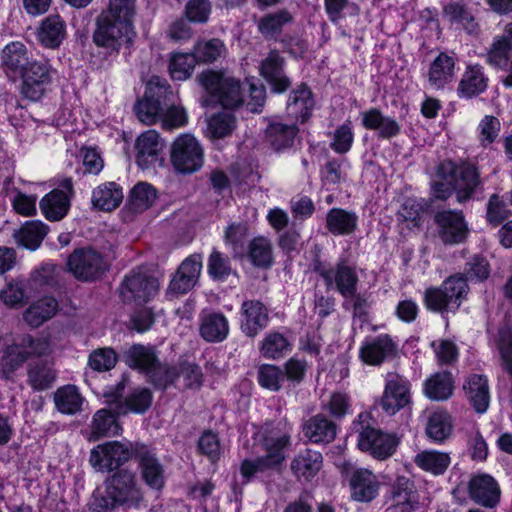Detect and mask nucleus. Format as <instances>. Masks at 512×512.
Segmentation results:
<instances>
[{"instance_id":"1","label":"nucleus","mask_w":512,"mask_h":512,"mask_svg":"<svg viewBox=\"0 0 512 512\" xmlns=\"http://www.w3.org/2000/svg\"><path fill=\"white\" fill-rule=\"evenodd\" d=\"M104 493L93 495L85 512H109L118 507L139 508L144 500L142 487L133 471L120 469L104 482Z\"/></svg>"},{"instance_id":"2","label":"nucleus","mask_w":512,"mask_h":512,"mask_svg":"<svg viewBox=\"0 0 512 512\" xmlns=\"http://www.w3.org/2000/svg\"><path fill=\"white\" fill-rule=\"evenodd\" d=\"M261 444L266 451L264 456L254 460L245 459L240 466L243 483H248L255 474L279 467L285 460V449L291 444L290 429L279 423L271 429L266 428L261 438Z\"/></svg>"},{"instance_id":"3","label":"nucleus","mask_w":512,"mask_h":512,"mask_svg":"<svg viewBox=\"0 0 512 512\" xmlns=\"http://www.w3.org/2000/svg\"><path fill=\"white\" fill-rule=\"evenodd\" d=\"M370 419L369 413L362 412L353 423L354 429L358 432V447L377 460H386L396 452L399 438L371 427Z\"/></svg>"},{"instance_id":"4","label":"nucleus","mask_w":512,"mask_h":512,"mask_svg":"<svg viewBox=\"0 0 512 512\" xmlns=\"http://www.w3.org/2000/svg\"><path fill=\"white\" fill-rule=\"evenodd\" d=\"M135 33L132 22L101 13L96 19L93 42L108 53H118L123 46H129Z\"/></svg>"},{"instance_id":"5","label":"nucleus","mask_w":512,"mask_h":512,"mask_svg":"<svg viewBox=\"0 0 512 512\" xmlns=\"http://www.w3.org/2000/svg\"><path fill=\"white\" fill-rule=\"evenodd\" d=\"M174 98L175 94L167 81L154 76L148 82L143 98L136 103L135 114L142 123L152 125L161 120L163 110L170 105L169 100Z\"/></svg>"},{"instance_id":"6","label":"nucleus","mask_w":512,"mask_h":512,"mask_svg":"<svg viewBox=\"0 0 512 512\" xmlns=\"http://www.w3.org/2000/svg\"><path fill=\"white\" fill-rule=\"evenodd\" d=\"M437 175L441 179L453 181L457 201L460 203L469 200L482 185L477 167L468 162L456 166L452 161H444L439 164Z\"/></svg>"},{"instance_id":"7","label":"nucleus","mask_w":512,"mask_h":512,"mask_svg":"<svg viewBox=\"0 0 512 512\" xmlns=\"http://www.w3.org/2000/svg\"><path fill=\"white\" fill-rule=\"evenodd\" d=\"M170 162L177 173L193 174L203 166L204 149L193 135L181 134L172 143Z\"/></svg>"},{"instance_id":"8","label":"nucleus","mask_w":512,"mask_h":512,"mask_svg":"<svg viewBox=\"0 0 512 512\" xmlns=\"http://www.w3.org/2000/svg\"><path fill=\"white\" fill-rule=\"evenodd\" d=\"M135 442L107 441L94 447L89 462L98 472H112L135 458Z\"/></svg>"},{"instance_id":"9","label":"nucleus","mask_w":512,"mask_h":512,"mask_svg":"<svg viewBox=\"0 0 512 512\" xmlns=\"http://www.w3.org/2000/svg\"><path fill=\"white\" fill-rule=\"evenodd\" d=\"M158 289V280L147 271L137 268L124 277L119 294L124 303L144 304L158 293Z\"/></svg>"},{"instance_id":"10","label":"nucleus","mask_w":512,"mask_h":512,"mask_svg":"<svg viewBox=\"0 0 512 512\" xmlns=\"http://www.w3.org/2000/svg\"><path fill=\"white\" fill-rule=\"evenodd\" d=\"M54 69L47 60H34L23 70L21 77V94L31 101H38L49 90Z\"/></svg>"},{"instance_id":"11","label":"nucleus","mask_w":512,"mask_h":512,"mask_svg":"<svg viewBox=\"0 0 512 512\" xmlns=\"http://www.w3.org/2000/svg\"><path fill=\"white\" fill-rule=\"evenodd\" d=\"M313 270L322 277L327 289L336 290L345 299L353 296L357 291L358 275L356 270L346 262H338L330 267L316 262Z\"/></svg>"},{"instance_id":"12","label":"nucleus","mask_w":512,"mask_h":512,"mask_svg":"<svg viewBox=\"0 0 512 512\" xmlns=\"http://www.w3.org/2000/svg\"><path fill=\"white\" fill-rule=\"evenodd\" d=\"M135 461L143 482L151 489L161 490L165 485V468L151 446L135 442Z\"/></svg>"},{"instance_id":"13","label":"nucleus","mask_w":512,"mask_h":512,"mask_svg":"<svg viewBox=\"0 0 512 512\" xmlns=\"http://www.w3.org/2000/svg\"><path fill=\"white\" fill-rule=\"evenodd\" d=\"M69 271L81 281H94L107 269L102 255L91 248L75 249L68 257Z\"/></svg>"},{"instance_id":"14","label":"nucleus","mask_w":512,"mask_h":512,"mask_svg":"<svg viewBox=\"0 0 512 512\" xmlns=\"http://www.w3.org/2000/svg\"><path fill=\"white\" fill-rule=\"evenodd\" d=\"M437 235L445 245H458L468 237L469 227L462 211L441 210L433 217Z\"/></svg>"},{"instance_id":"15","label":"nucleus","mask_w":512,"mask_h":512,"mask_svg":"<svg viewBox=\"0 0 512 512\" xmlns=\"http://www.w3.org/2000/svg\"><path fill=\"white\" fill-rule=\"evenodd\" d=\"M285 58L277 50H272L261 61L260 74L270 85L271 91L276 94L286 92L292 82L284 71Z\"/></svg>"},{"instance_id":"16","label":"nucleus","mask_w":512,"mask_h":512,"mask_svg":"<svg viewBox=\"0 0 512 512\" xmlns=\"http://www.w3.org/2000/svg\"><path fill=\"white\" fill-rule=\"evenodd\" d=\"M410 403V383L400 375H390L380 406L388 415H394Z\"/></svg>"},{"instance_id":"17","label":"nucleus","mask_w":512,"mask_h":512,"mask_svg":"<svg viewBox=\"0 0 512 512\" xmlns=\"http://www.w3.org/2000/svg\"><path fill=\"white\" fill-rule=\"evenodd\" d=\"M163 143L155 130H148L142 133L136 140V163L142 169L154 167L156 164L163 165L162 156Z\"/></svg>"},{"instance_id":"18","label":"nucleus","mask_w":512,"mask_h":512,"mask_svg":"<svg viewBox=\"0 0 512 512\" xmlns=\"http://www.w3.org/2000/svg\"><path fill=\"white\" fill-rule=\"evenodd\" d=\"M468 494L476 504L494 508L500 501V487L497 481L489 474H477L471 477L468 483Z\"/></svg>"},{"instance_id":"19","label":"nucleus","mask_w":512,"mask_h":512,"mask_svg":"<svg viewBox=\"0 0 512 512\" xmlns=\"http://www.w3.org/2000/svg\"><path fill=\"white\" fill-rule=\"evenodd\" d=\"M241 331L248 337H255L269 322L267 307L259 300H245L241 305Z\"/></svg>"},{"instance_id":"20","label":"nucleus","mask_w":512,"mask_h":512,"mask_svg":"<svg viewBox=\"0 0 512 512\" xmlns=\"http://www.w3.org/2000/svg\"><path fill=\"white\" fill-rule=\"evenodd\" d=\"M202 255L199 253L188 256L177 269L169 288L171 291L185 294L198 282L202 270Z\"/></svg>"},{"instance_id":"21","label":"nucleus","mask_w":512,"mask_h":512,"mask_svg":"<svg viewBox=\"0 0 512 512\" xmlns=\"http://www.w3.org/2000/svg\"><path fill=\"white\" fill-rule=\"evenodd\" d=\"M337 424L326 415L318 413L303 424L304 436L314 444H329L337 435Z\"/></svg>"},{"instance_id":"22","label":"nucleus","mask_w":512,"mask_h":512,"mask_svg":"<svg viewBox=\"0 0 512 512\" xmlns=\"http://www.w3.org/2000/svg\"><path fill=\"white\" fill-rule=\"evenodd\" d=\"M396 353V345L387 334L367 340L360 348L361 360L369 365H380L386 358Z\"/></svg>"},{"instance_id":"23","label":"nucleus","mask_w":512,"mask_h":512,"mask_svg":"<svg viewBox=\"0 0 512 512\" xmlns=\"http://www.w3.org/2000/svg\"><path fill=\"white\" fill-rule=\"evenodd\" d=\"M350 488L353 500L370 502L378 495L379 481L370 470L358 468L351 475Z\"/></svg>"},{"instance_id":"24","label":"nucleus","mask_w":512,"mask_h":512,"mask_svg":"<svg viewBox=\"0 0 512 512\" xmlns=\"http://www.w3.org/2000/svg\"><path fill=\"white\" fill-rule=\"evenodd\" d=\"M314 106L313 93L305 83H301L290 92L287 101V112L296 120H300L301 123L309 119Z\"/></svg>"},{"instance_id":"25","label":"nucleus","mask_w":512,"mask_h":512,"mask_svg":"<svg viewBox=\"0 0 512 512\" xmlns=\"http://www.w3.org/2000/svg\"><path fill=\"white\" fill-rule=\"evenodd\" d=\"M361 116L362 125L368 130L377 131L379 138L390 139L398 136L401 132L398 122L389 116H385L377 108L364 111Z\"/></svg>"},{"instance_id":"26","label":"nucleus","mask_w":512,"mask_h":512,"mask_svg":"<svg viewBox=\"0 0 512 512\" xmlns=\"http://www.w3.org/2000/svg\"><path fill=\"white\" fill-rule=\"evenodd\" d=\"M158 353L154 346L133 344L123 353V360L130 368L147 375L158 361Z\"/></svg>"},{"instance_id":"27","label":"nucleus","mask_w":512,"mask_h":512,"mask_svg":"<svg viewBox=\"0 0 512 512\" xmlns=\"http://www.w3.org/2000/svg\"><path fill=\"white\" fill-rule=\"evenodd\" d=\"M37 40L45 47L55 49L66 36L65 21L59 15H49L37 29Z\"/></svg>"},{"instance_id":"28","label":"nucleus","mask_w":512,"mask_h":512,"mask_svg":"<svg viewBox=\"0 0 512 512\" xmlns=\"http://www.w3.org/2000/svg\"><path fill=\"white\" fill-rule=\"evenodd\" d=\"M323 463L322 454L312 449L298 453L291 461V471L298 478L311 480L320 471Z\"/></svg>"},{"instance_id":"29","label":"nucleus","mask_w":512,"mask_h":512,"mask_svg":"<svg viewBox=\"0 0 512 512\" xmlns=\"http://www.w3.org/2000/svg\"><path fill=\"white\" fill-rule=\"evenodd\" d=\"M48 230V226L40 220L26 221L14 231L13 237L17 245L33 251L39 248Z\"/></svg>"},{"instance_id":"30","label":"nucleus","mask_w":512,"mask_h":512,"mask_svg":"<svg viewBox=\"0 0 512 512\" xmlns=\"http://www.w3.org/2000/svg\"><path fill=\"white\" fill-rule=\"evenodd\" d=\"M358 216L353 211L332 208L326 214V228L335 235H350L357 230Z\"/></svg>"},{"instance_id":"31","label":"nucleus","mask_w":512,"mask_h":512,"mask_svg":"<svg viewBox=\"0 0 512 512\" xmlns=\"http://www.w3.org/2000/svg\"><path fill=\"white\" fill-rule=\"evenodd\" d=\"M57 373L52 363L39 360L28 365L27 383L35 391H44L53 387Z\"/></svg>"},{"instance_id":"32","label":"nucleus","mask_w":512,"mask_h":512,"mask_svg":"<svg viewBox=\"0 0 512 512\" xmlns=\"http://www.w3.org/2000/svg\"><path fill=\"white\" fill-rule=\"evenodd\" d=\"M58 310V302L53 297H43L33 302L23 313L24 321L32 328H38L50 320Z\"/></svg>"},{"instance_id":"33","label":"nucleus","mask_w":512,"mask_h":512,"mask_svg":"<svg viewBox=\"0 0 512 512\" xmlns=\"http://www.w3.org/2000/svg\"><path fill=\"white\" fill-rule=\"evenodd\" d=\"M298 128L295 124H284L281 122H271L265 130L267 143L279 152L292 147Z\"/></svg>"},{"instance_id":"34","label":"nucleus","mask_w":512,"mask_h":512,"mask_svg":"<svg viewBox=\"0 0 512 512\" xmlns=\"http://www.w3.org/2000/svg\"><path fill=\"white\" fill-rule=\"evenodd\" d=\"M39 206L46 219L59 221L69 211V196L63 190L54 189L41 199Z\"/></svg>"},{"instance_id":"35","label":"nucleus","mask_w":512,"mask_h":512,"mask_svg":"<svg viewBox=\"0 0 512 512\" xmlns=\"http://www.w3.org/2000/svg\"><path fill=\"white\" fill-rule=\"evenodd\" d=\"M199 331L207 342H222L229 333L228 321L222 313L205 314L201 317Z\"/></svg>"},{"instance_id":"36","label":"nucleus","mask_w":512,"mask_h":512,"mask_svg":"<svg viewBox=\"0 0 512 512\" xmlns=\"http://www.w3.org/2000/svg\"><path fill=\"white\" fill-rule=\"evenodd\" d=\"M293 15L287 9L267 13L257 21L259 33L265 39H276L287 24L292 23Z\"/></svg>"},{"instance_id":"37","label":"nucleus","mask_w":512,"mask_h":512,"mask_svg":"<svg viewBox=\"0 0 512 512\" xmlns=\"http://www.w3.org/2000/svg\"><path fill=\"white\" fill-rule=\"evenodd\" d=\"M467 4L468 0H449L443 7V18L452 25L460 26L468 33H473L477 28V23L468 10Z\"/></svg>"},{"instance_id":"38","label":"nucleus","mask_w":512,"mask_h":512,"mask_svg":"<svg viewBox=\"0 0 512 512\" xmlns=\"http://www.w3.org/2000/svg\"><path fill=\"white\" fill-rule=\"evenodd\" d=\"M487 81L480 65H468L459 83L458 94L465 98L477 96L486 90Z\"/></svg>"},{"instance_id":"39","label":"nucleus","mask_w":512,"mask_h":512,"mask_svg":"<svg viewBox=\"0 0 512 512\" xmlns=\"http://www.w3.org/2000/svg\"><path fill=\"white\" fill-rule=\"evenodd\" d=\"M463 389L476 412L484 413L488 409L490 401L489 386L484 376H470Z\"/></svg>"},{"instance_id":"40","label":"nucleus","mask_w":512,"mask_h":512,"mask_svg":"<svg viewBox=\"0 0 512 512\" xmlns=\"http://www.w3.org/2000/svg\"><path fill=\"white\" fill-rule=\"evenodd\" d=\"M122 199L121 187L115 182H107L93 190L91 202L99 210L112 211L119 206Z\"/></svg>"},{"instance_id":"41","label":"nucleus","mask_w":512,"mask_h":512,"mask_svg":"<svg viewBox=\"0 0 512 512\" xmlns=\"http://www.w3.org/2000/svg\"><path fill=\"white\" fill-rule=\"evenodd\" d=\"M1 61L7 71L19 75L31 63L27 47L20 41H13L3 48Z\"/></svg>"},{"instance_id":"42","label":"nucleus","mask_w":512,"mask_h":512,"mask_svg":"<svg viewBox=\"0 0 512 512\" xmlns=\"http://www.w3.org/2000/svg\"><path fill=\"white\" fill-rule=\"evenodd\" d=\"M454 383L450 372H438L425 381V395L435 401H444L453 394Z\"/></svg>"},{"instance_id":"43","label":"nucleus","mask_w":512,"mask_h":512,"mask_svg":"<svg viewBox=\"0 0 512 512\" xmlns=\"http://www.w3.org/2000/svg\"><path fill=\"white\" fill-rule=\"evenodd\" d=\"M454 58L440 53L432 62L429 70V82L435 88H443L454 77Z\"/></svg>"},{"instance_id":"44","label":"nucleus","mask_w":512,"mask_h":512,"mask_svg":"<svg viewBox=\"0 0 512 512\" xmlns=\"http://www.w3.org/2000/svg\"><path fill=\"white\" fill-rule=\"evenodd\" d=\"M247 256L253 266L268 269L273 264V248L271 241L263 236L255 237L248 245Z\"/></svg>"},{"instance_id":"45","label":"nucleus","mask_w":512,"mask_h":512,"mask_svg":"<svg viewBox=\"0 0 512 512\" xmlns=\"http://www.w3.org/2000/svg\"><path fill=\"white\" fill-rule=\"evenodd\" d=\"M512 52V23L505 26L503 34L498 37L488 53V61L497 67H505L508 64Z\"/></svg>"},{"instance_id":"46","label":"nucleus","mask_w":512,"mask_h":512,"mask_svg":"<svg viewBox=\"0 0 512 512\" xmlns=\"http://www.w3.org/2000/svg\"><path fill=\"white\" fill-rule=\"evenodd\" d=\"M259 350L264 358L277 360L291 351V344L283 334L270 332L261 341Z\"/></svg>"},{"instance_id":"47","label":"nucleus","mask_w":512,"mask_h":512,"mask_svg":"<svg viewBox=\"0 0 512 512\" xmlns=\"http://www.w3.org/2000/svg\"><path fill=\"white\" fill-rule=\"evenodd\" d=\"M180 376V370L177 365L163 363L159 359L146 375L149 382L157 389L166 390L169 386L174 385Z\"/></svg>"},{"instance_id":"48","label":"nucleus","mask_w":512,"mask_h":512,"mask_svg":"<svg viewBox=\"0 0 512 512\" xmlns=\"http://www.w3.org/2000/svg\"><path fill=\"white\" fill-rule=\"evenodd\" d=\"M26 362V357L18 349V346H6L2 350L0 358V377L6 381H14L15 373Z\"/></svg>"},{"instance_id":"49","label":"nucleus","mask_w":512,"mask_h":512,"mask_svg":"<svg viewBox=\"0 0 512 512\" xmlns=\"http://www.w3.org/2000/svg\"><path fill=\"white\" fill-rule=\"evenodd\" d=\"M244 84L234 78H227L214 100L226 109H234L244 103Z\"/></svg>"},{"instance_id":"50","label":"nucleus","mask_w":512,"mask_h":512,"mask_svg":"<svg viewBox=\"0 0 512 512\" xmlns=\"http://www.w3.org/2000/svg\"><path fill=\"white\" fill-rule=\"evenodd\" d=\"M441 288L444 294L447 295L451 312H455L460 307L469 289L467 278L461 275L450 276L442 283Z\"/></svg>"},{"instance_id":"51","label":"nucleus","mask_w":512,"mask_h":512,"mask_svg":"<svg viewBox=\"0 0 512 512\" xmlns=\"http://www.w3.org/2000/svg\"><path fill=\"white\" fill-rule=\"evenodd\" d=\"M452 432V422L449 414L444 411L432 413L427 421L426 435L435 442L445 441Z\"/></svg>"},{"instance_id":"52","label":"nucleus","mask_w":512,"mask_h":512,"mask_svg":"<svg viewBox=\"0 0 512 512\" xmlns=\"http://www.w3.org/2000/svg\"><path fill=\"white\" fill-rule=\"evenodd\" d=\"M415 463L425 471L441 475L450 465V456L447 453L434 450L422 451L416 455Z\"/></svg>"},{"instance_id":"53","label":"nucleus","mask_w":512,"mask_h":512,"mask_svg":"<svg viewBox=\"0 0 512 512\" xmlns=\"http://www.w3.org/2000/svg\"><path fill=\"white\" fill-rule=\"evenodd\" d=\"M54 401L61 413L75 414L81 409L83 398L74 385H67L56 391Z\"/></svg>"},{"instance_id":"54","label":"nucleus","mask_w":512,"mask_h":512,"mask_svg":"<svg viewBox=\"0 0 512 512\" xmlns=\"http://www.w3.org/2000/svg\"><path fill=\"white\" fill-rule=\"evenodd\" d=\"M236 127V118L231 112H219L207 121V134L211 139H223L229 136Z\"/></svg>"},{"instance_id":"55","label":"nucleus","mask_w":512,"mask_h":512,"mask_svg":"<svg viewBox=\"0 0 512 512\" xmlns=\"http://www.w3.org/2000/svg\"><path fill=\"white\" fill-rule=\"evenodd\" d=\"M152 400L153 396L148 388H136L125 398L124 403L119 406L118 413L134 412L143 414L150 408Z\"/></svg>"},{"instance_id":"56","label":"nucleus","mask_w":512,"mask_h":512,"mask_svg":"<svg viewBox=\"0 0 512 512\" xmlns=\"http://www.w3.org/2000/svg\"><path fill=\"white\" fill-rule=\"evenodd\" d=\"M156 199L155 188L146 183L141 182L133 187L129 197L130 210L135 213H140L152 206Z\"/></svg>"},{"instance_id":"57","label":"nucleus","mask_w":512,"mask_h":512,"mask_svg":"<svg viewBox=\"0 0 512 512\" xmlns=\"http://www.w3.org/2000/svg\"><path fill=\"white\" fill-rule=\"evenodd\" d=\"M14 346L26 357V361L32 357L46 355L50 351V342L46 338L33 337L29 334L21 335L13 342Z\"/></svg>"},{"instance_id":"58","label":"nucleus","mask_w":512,"mask_h":512,"mask_svg":"<svg viewBox=\"0 0 512 512\" xmlns=\"http://www.w3.org/2000/svg\"><path fill=\"white\" fill-rule=\"evenodd\" d=\"M495 346L499 352L501 365L512 378V329L508 325L501 326L495 337Z\"/></svg>"},{"instance_id":"59","label":"nucleus","mask_w":512,"mask_h":512,"mask_svg":"<svg viewBox=\"0 0 512 512\" xmlns=\"http://www.w3.org/2000/svg\"><path fill=\"white\" fill-rule=\"evenodd\" d=\"M247 235L248 226L244 222L232 223L226 228L224 240L231 247L235 258L244 256Z\"/></svg>"},{"instance_id":"60","label":"nucleus","mask_w":512,"mask_h":512,"mask_svg":"<svg viewBox=\"0 0 512 512\" xmlns=\"http://www.w3.org/2000/svg\"><path fill=\"white\" fill-rule=\"evenodd\" d=\"M257 380L262 388L277 392L282 388L285 375L283 370L276 365L262 364L257 370Z\"/></svg>"},{"instance_id":"61","label":"nucleus","mask_w":512,"mask_h":512,"mask_svg":"<svg viewBox=\"0 0 512 512\" xmlns=\"http://www.w3.org/2000/svg\"><path fill=\"white\" fill-rule=\"evenodd\" d=\"M197 62L193 52L174 54L169 65L171 77L179 81L188 79L192 75Z\"/></svg>"},{"instance_id":"62","label":"nucleus","mask_w":512,"mask_h":512,"mask_svg":"<svg viewBox=\"0 0 512 512\" xmlns=\"http://www.w3.org/2000/svg\"><path fill=\"white\" fill-rule=\"evenodd\" d=\"M25 283L12 280L0 290V301L9 308H19L26 303Z\"/></svg>"},{"instance_id":"63","label":"nucleus","mask_w":512,"mask_h":512,"mask_svg":"<svg viewBox=\"0 0 512 512\" xmlns=\"http://www.w3.org/2000/svg\"><path fill=\"white\" fill-rule=\"evenodd\" d=\"M92 433L97 437L115 435L119 426L115 416L106 409L97 411L93 416Z\"/></svg>"},{"instance_id":"64","label":"nucleus","mask_w":512,"mask_h":512,"mask_svg":"<svg viewBox=\"0 0 512 512\" xmlns=\"http://www.w3.org/2000/svg\"><path fill=\"white\" fill-rule=\"evenodd\" d=\"M225 46L219 39L198 42L193 50L199 63H212L216 61L224 52Z\"/></svg>"}]
</instances>
